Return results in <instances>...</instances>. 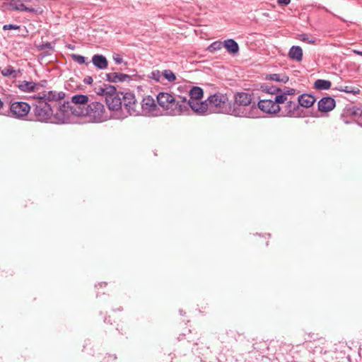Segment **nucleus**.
Returning <instances> with one entry per match:
<instances>
[{
	"instance_id": "6ab92c4d",
	"label": "nucleus",
	"mask_w": 362,
	"mask_h": 362,
	"mask_svg": "<svg viewBox=\"0 0 362 362\" xmlns=\"http://www.w3.org/2000/svg\"><path fill=\"white\" fill-rule=\"evenodd\" d=\"M315 101L316 98L311 94L303 93L300 95L298 98V106L300 105L306 108L312 107Z\"/></svg>"
},
{
	"instance_id": "5701e85b",
	"label": "nucleus",
	"mask_w": 362,
	"mask_h": 362,
	"mask_svg": "<svg viewBox=\"0 0 362 362\" xmlns=\"http://www.w3.org/2000/svg\"><path fill=\"white\" fill-rule=\"evenodd\" d=\"M288 56L291 59L300 62L303 60V49L300 46H292Z\"/></svg>"
},
{
	"instance_id": "bb28decb",
	"label": "nucleus",
	"mask_w": 362,
	"mask_h": 362,
	"mask_svg": "<svg viewBox=\"0 0 362 362\" xmlns=\"http://www.w3.org/2000/svg\"><path fill=\"white\" fill-rule=\"evenodd\" d=\"M267 80L286 83L288 81L289 77L285 74H270L266 76Z\"/></svg>"
},
{
	"instance_id": "c03bdc74",
	"label": "nucleus",
	"mask_w": 362,
	"mask_h": 362,
	"mask_svg": "<svg viewBox=\"0 0 362 362\" xmlns=\"http://www.w3.org/2000/svg\"><path fill=\"white\" fill-rule=\"evenodd\" d=\"M93 81V78L90 76H87L83 78V83L85 84L90 85L92 84Z\"/></svg>"
},
{
	"instance_id": "f3484780",
	"label": "nucleus",
	"mask_w": 362,
	"mask_h": 362,
	"mask_svg": "<svg viewBox=\"0 0 362 362\" xmlns=\"http://www.w3.org/2000/svg\"><path fill=\"white\" fill-rule=\"evenodd\" d=\"M140 105V113L144 112L145 113H149L155 111L157 109V105L155 100L150 95L144 98Z\"/></svg>"
},
{
	"instance_id": "aec40b11",
	"label": "nucleus",
	"mask_w": 362,
	"mask_h": 362,
	"mask_svg": "<svg viewBox=\"0 0 362 362\" xmlns=\"http://www.w3.org/2000/svg\"><path fill=\"white\" fill-rule=\"evenodd\" d=\"M91 62L98 69H105L108 66V61L103 54H96L92 57Z\"/></svg>"
},
{
	"instance_id": "412c9836",
	"label": "nucleus",
	"mask_w": 362,
	"mask_h": 362,
	"mask_svg": "<svg viewBox=\"0 0 362 362\" xmlns=\"http://www.w3.org/2000/svg\"><path fill=\"white\" fill-rule=\"evenodd\" d=\"M223 47H225L228 53L235 55L239 52V45L233 39H228L223 42Z\"/></svg>"
},
{
	"instance_id": "a19ab883",
	"label": "nucleus",
	"mask_w": 362,
	"mask_h": 362,
	"mask_svg": "<svg viewBox=\"0 0 362 362\" xmlns=\"http://www.w3.org/2000/svg\"><path fill=\"white\" fill-rule=\"evenodd\" d=\"M27 8L28 9L23 10L22 11L30 12V13H33L35 15H38V14L42 13V11H40V8H30V7L27 6Z\"/></svg>"
},
{
	"instance_id": "c756f323",
	"label": "nucleus",
	"mask_w": 362,
	"mask_h": 362,
	"mask_svg": "<svg viewBox=\"0 0 362 362\" xmlns=\"http://www.w3.org/2000/svg\"><path fill=\"white\" fill-rule=\"evenodd\" d=\"M30 1L31 0H10V5L13 10L22 11L28 9L24 4Z\"/></svg>"
},
{
	"instance_id": "4be33fe9",
	"label": "nucleus",
	"mask_w": 362,
	"mask_h": 362,
	"mask_svg": "<svg viewBox=\"0 0 362 362\" xmlns=\"http://www.w3.org/2000/svg\"><path fill=\"white\" fill-rule=\"evenodd\" d=\"M19 83L17 85V87L20 90L25 93H32L35 92L37 83L34 81H19Z\"/></svg>"
},
{
	"instance_id": "f03ea898",
	"label": "nucleus",
	"mask_w": 362,
	"mask_h": 362,
	"mask_svg": "<svg viewBox=\"0 0 362 362\" xmlns=\"http://www.w3.org/2000/svg\"><path fill=\"white\" fill-rule=\"evenodd\" d=\"M33 98L35 102L31 106V115H33L34 118L30 119V120L44 123L49 122L50 118L53 116L54 105L47 103L37 95L34 96Z\"/></svg>"
},
{
	"instance_id": "8fccbe9b",
	"label": "nucleus",
	"mask_w": 362,
	"mask_h": 362,
	"mask_svg": "<svg viewBox=\"0 0 362 362\" xmlns=\"http://www.w3.org/2000/svg\"><path fill=\"white\" fill-rule=\"evenodd\" d=\"M354 53H356V54L360 55V56H362V51L354 50Z\"/></svg>"
},
{
	"instance_id": "2eb2a0df",
	"label": "nucleus",
	"mask_w": 362,
	"mask_h": 362,
	"mask_svg": "<svg viewBox=\"0 0 362 362\" xmlns=\"http://www.w3.org/2000/svg\"><path fill=\"white\" fill-rule=\"evenodd\" d=\"M336 105L335 100L331 96L322 98L317 103V109L321 112H328Z\"/></svg>"
},
{
	"instance_id": "ddd939ff",
	"label": "nucleus",
	"mask_w": 362,
	"mask_h": 362,
	"mask_svg": "<svg viewBox=\"0 0 362 362\" xmlns=\"http://www.w3.org/2000/svg\"><path fill=\"white\" fill-rule=\"evenodd\" d=\"M279 114L282 117H298L300 116L298 104L291 100L287 101L286 105L282 109L281 108V112Z\"/></svg>"
},
{
	"instance_id": "7c9ffc66",
	"label": "nucleus",
	"mask_w": 362,
	"mask_h": 362,
	"mask_svg": "<svg viewBox=\"0 0 362 362\" xmlns=\"http://www.w3.org/2000/svg\"><path fill=\"white\" fill-rule=\"evenodd\" d=\"M335 89L341 92L352 93L354 95H357L360 93V89L356 86L341 85L339 87L336 88Z\"/></svg>"
},
{
	"instance_id": "3c124183",
	"label": "nucleus",
	"mask_w": 362,
	"mask_h": 362,
	"mask_svg": "<svg viewBox=\"0 0 362 362\" xmlns=\"http://www.w3.org/2000/svg\"><path fill=\"white\" fill-rule=\"evenodd\" d=\"M3 106H4V103L0 100V109L1 107H3Z\"/></svg>"
},
{
	"instance_id": "9b49d317",
	"label": "nucleus",
	"mask_w": 362,
	"mask_h": 362,
	"mask_svg": "<svg viewBox=\"0 0 362 362\" xmlns=\"http://www.w3.org/2000/svg\"><path fill=\"white\" fill-rule=\"evenodd\" d=\"M252 96L250 93L245 92H238L234 95V105L235 109L240 111V115H234L236 117H243L245 115V112L239 107L240 106H247L252 103Z\"/></svg>"
},
{
	"instance_id": "9d476101",
	"label": "nucleus",
	"mask_w": 362,
	"mask_h": 362,
	"mask_svg": "<svg viewBox=\"0 0 362 362\" xmlns=\"http://www.w3.org/2000/svg\"><path fill=\"white\" fill-rule=\"evenodd\" d=\"M37 96L47 103L54 105L55 107L63 103L62 102L64 99L66 94L63 91L43 90L39 93Z\"/></svg>"
},
{
	"instance_id": "c85d7f7f",
	"label": "nucleus",
	"mask_w": 362,
	"mask_h": 362,
	"mask_svg": "<svg viewBox=\"0 0 362 362\" xmlns=\"http://www.w3.org/2000/svg\"><path fill=\"white\" fill-rule=\"evenodd\" d=\"M332 83L328 80L317 79L314 82L313 87L317 90H329L331 88Z\"/></svg>"
},
{
	"instance_id": "de8ad7c7",
	"label": "nucleus",
	"mask_w": 362,
	"mask_h": 362,
	"mask_svg": "<svg viewBox=\"0 0 362 362\" xmlns=\"http://www.w3.org/2000/svg\"><path fill=\"white\" fill-rule=\"evenodd\" d=\"M51 54V52L49 51H44L41 53V55L42 57H47V56H49Z\"/></svg>"
},
{
	"instance_id": "1a4fd4ad",
	"label": "nucleus",
	"mask_w": 362,
	"mask_h": 362,
	"mask_svg": "<svg viewBox=\"0 0 362 362\" xmlns=\"http://www.w3.org/2000/svg\"><path fill=\"white\" fill-rule=\"evenodd\" d=\"M122 105L129 115H140V105L133 93L128 92L123 94Z\"/></svg>"
},
{
	"instance_id": "7ed1b4c3",
	"label": "nucleus",
	"mask_w": 362,
	"mask_h": 362,
	"mask_svg": "<svg viewBox=\"0 0 362 362\" xmlns=\"http://www.w3.org/2000/svg\"><path fill=\"white\" fill-rule=\"evenodd\" d=\"M105 113L104 105L97 101L88 103L86 107H77V110H74V115L78 117L86 116L95 122L104 121L107 117Z\"/></svg>"
},
{
	"instance_id": "423d86ee",
	"label": "nucleus",
	"mask_w": 362,
	"mask_h": 362,
	"mask_svg": "<svg viewBox=\"0 0 362 362\" xmlns=\"http://www.w3.org/2000/svg\"><path fill=\"white\" fill-rule=\"evenodd\" d=\"M284 103L285 98L283 95H276L269 99H259L257 107L263 112L276 115L281 112L280 105Z\"/></svg>"
},
{
	"instance_id": "473e14b6",
	"label": "nucleus",
	"mask_w": 362,
	"mask_h": 362,
	"mask_svg": "<svg viewBox=\"0 0 362 362\" xmlns=\"http://www.w3.org/2000/svg\"><path fill=\"white\" fill-rule=\"evenodd\" d=\"M223 47V42L215 41L212 42L207 48V50L210 52H214Z\"/></svg>"
},
{
	"instance_id": "09e8293b",
	"label": "nucleus",
	"mask_w": 362,
	"mask_h": 362,
	"mask_svg": "<svg viewBox=\"0 0 362 362\" xmlns=\"http://www.w3.org/2000/svg\"><path fill=\"white\" fill-rule=\"evenodd\" d=\"M66 47L67 49H71V50H74V49H75V46H74V45H71V44H67V45H66Z\"/></svg>"
},
{
	"instance_id": "39448f33",
	"label": "nucleus",
	"mask_w": 362,
	"mask_h": 362,
	"mask_svg": "<svg viewBox=\"0 0 362 362\" xmlns=\"http://www.w3.org/2000/svg\"><path fill=\"white\" fill-rule=\"evenodd\" d=\"M74 110H77V107L71 105L69 101H64L53 109V116L49 122L58 124L69 123Z\"/></svg>"
},
{
	"instance_id": "ea45409f",
	"label": "nucleus",
	"mask_w": 362,
	"mask_h": 362,
	"mask_svg": "<svg viewBox=\"0 0 362 362\" xmlns=\"http://www.w3.org/2000/svg\"><path fill=\"white\" fill-rule=\"evenodd\" d=\"M21 28V26L20 25H14V24H6L3 26V30H20Z\"/></svg>"
},
{
	"instance_id": "f704fd0d",
	"label": "nucleus",
	"mask_w": 362,
	"mask_h": 362,
	"mask_svg": "<svg viewBox=\"0 0 362 362\" xmlns=\"http://www.w3.org/2000/svg\"><path fill=\"white\" fill-rule=\"evenodd\" d=\"M162 74L170 82H173L176 80L175 74L170 69L164 70Z\"/></svg>"
},
{
	"instance_id": "a18cd8bd",
	"label": "nucleus",
	"mask_w": 362,
	"mask_h": 362,
	"mask_svg": "<svg viewBox=\"0 0 362 362\" xmlns=\"http://www.w3.org/2000/svg\"><path fill=\"white\" fill-rule=\"evenodd\" d=\"M277 3L280 6H287L291 3V0H277Z\"/></svg>"
},
{
	"instance_id": "f8f14e48",
	"label": "nucleus",
	"mask_w": 362,
	"mask_h": 362,
	"mask_svg": "<svg viewBox=\"0 0 362 362\" xmlns=\"http://www.w3.org/2000/svg\"><path fill=\"white\" fill-rule=\"evenodd\" d=\"M119 94L123 96V93L116 90L115 94L108 95L105 98L106 105L110 110L117 111L122 109V98L119 96Z\"/></svg>"
},
{
	"instance_id": "393cba45",
	"label": "nucleus",
	"mask_w": 362,
	"mask_h": 362,
	"mask_svg": "<svg viewBox=\"0 0 362 362\" xmlns=\"http://www.w3.org/2000/svg\"><path fill=\"white\" fill-rule=\"evenodd\" d=\"M260 90L264 93L272 95L271 98H274V96H275L277 94H279V92H281L280 88L274 85L269 86L265 83L261 85Z\"/></svg>"
},
{
	"instance_id": "cd10ccee",
	"label": "nucleus",
	"mask_w": 362,
	"mask_h": 362,
	"mask_svg": "<svg viewBox=\"0 0 362 362\" xmlns=\"http://www.w3.org/2000/svg\"><path fill=\"white\" fill-rule=\"evenodd\" d=\"M3 76L8 77L11 76L12 78H16L18 77L19 74L21 73L20 69L16 70L12 66H8L5 69L1 71Z\"/></svg>"
},
{
	"instance_id": "72a5a7b5",
	"label": "nucleus",
	"mask_w": 362,
	"mask_h": 362,
	"mask_svg": "<svg viewBox=\"0 0 362 362\" xmlns=\"http://www.w3.org/2000/svg\"><path fill=\"white\" fill-rule=\"evenodd\" d=\"M72 60L75 62H77L79 64H86V65L88 64V62H86V57L78 54H72L70 55Z\"/></svg>"
},
{
	"instance_id": "6e6552de",
	"label": "nucleus",
	"mask_w": 362,
	"mask_h": 362,
	"mask_svg": "<svg viewBox=\"0 0 362 362\" xmlns=\"http://www.w3.org/2000/svg\"><path fill=\"white\" fill-rule=\"evenodd\" d=\"M31 110V106L25 102H13L10 104L8 115L17 119H24Z\"/></svg>"
},
{
	"instance_id": "79ce46f5",
	"label": "nucleus",
	"mask_w": 362,
	"mask_h": 362,
	"mask_svg": "<svg viewBox=\"0 0 362 362\" xmlns=\"http://www.w3.org/2000/svg\"><path fill=\"white\" fill-rule=\"evenodd\" d=\"M47 85V81L44 79L41 80L40 82L37 83L36 90L37 91L40 88H46Z\"/></svg>"
},
{
	"instance_id": "20e7f679",
	"label": "nucleus",
	"mask_w": 362,
	"mask_h": 362,
	"mask_svg": "<svg viewBox=\"0 0 362 362\" xmlns=\"http://www.w3.org/2000/svg\"><path fill=\"white\" fill-rule=\"evenodd\" d=\"M158 105L161 107L168 114L171 115H180V112L186 107L181 105V99L177 100L170 93L160 92L156 96Z\"/></svg>"
},
{
	"instance_id": "0eeeda50",
	"label": "nucleus",
	"mask_w": 362,
	"mask_h": 362,
	"mask_svg": "<svg viewBox=\"0 0 362 362\" xmlns=\"http://www.w3.org/2000/svg\"><path fill=\"white\" fill-rule=\"evenodd\" d=\"M179 98L181 99V105H184L186 107L184 108L185 110H182L180 115L187 112L189 107L199 115H206L209 112L206 100L198 102V100H187L185 97L182 96H179Z\"/></svg>"
},
{
	"instance_id": "c9c22d12",
	"label": "nucleus",
	"mask_w": 362,
	"mask_h": 362,
	"mask_svg": "<svg viewBox=\"0 0 362 362\" xmlns=\"http://www.w3.org/2000/svg\"><path fill=\"white\" fill-rule=\"evenodd\" d=\"M296 89L291 88L285 87L284 90L281 89L279 95H283L285 98V102L287 100V95H294L296 93Z\"/></svg>"
},
{
	"instance_id": "a878e982",
	"label": "nucleus",
	"mask_w": 362,
	"mask_h": 362,
	"mask_svg": "<svg viewBox=\"0 0 362 362\" xmlns=\"http://www.w3.org/2000/svg\"><path fill=\"white\" fill-rule=\"evenodd\" d=\"M190 98L189 100H199L203 98L204 90L199 86H193L189 93Z\"/></svg>"
},
{
	"instance_id": "4c0bfd02",
	"label": "nucleus",
	"mask_w": 362,
	"mask_h": 362,
	"mask_svg": "<svg viewBox=\"0 0 362 362\" xmlns=\"http://www.w3.org/2000/svg\"><path fill=\"white\" fill-rule=\"evenodd\" d=\"M37 49H38V50H41V51H43L46 49H47L49 50H54L53 46L49 42H47L46 43H42V44L38 45Z\"/></svg>"
},
{
	"instance_id": "49530a36",
	"label": "nucleus",
	"mask_w": 362,
	"mask_h": 362,
	"mask_svg": "<svg viewBox=\"0 0 362 362\" xmlns=\"http://www.w3.org/2000/svg\"><path fill=\"white\" fill-rule=\"evenodd\" d=\"M105 359L106 360V362H111L112 361H115L117 359V356L115 354L108 355V356L105 357Z\"/></svg>"
},
{
	"instance_id": "37998d69",
	"label": "nucleus",
	"mask_w": 362,
	"mask_h": 362,
	"mask_svg": "<svg viewBox=\"0 0 362 362\" xmlns=\"http://www.w3.org/2000/svg\"><path fill=\"white\" fill-rule=\"evenodd\" d=\"M355 122L362 127V108L360 107L358 117H356Z\"/></svg>"
},
{
	"instance_id": "b1692460",
	"label": "nucleus",
	"mask_w": 362,
	"mask_h": 362,
	"mask_svg": "<svg viewBox=\"0 0 362 362\" xmlns=\"http://www.w3.org/2000/svg\"><path fill=\"white\" fill-rule=\"evenodd\" d=\"M71 103L78 107H85L89 103V97L87 95L76 94L71 97Z\"/></svg>"
},
{
	"instance_id": "e433bc0d",
	"label": "nucleus",
	"mask_w": 362,
	"mask_h": 362,
	"mask_svg": "<svg viewBox=\"0 0 362 362\" xmlns=\"http://www.w3.org/2000/svg\"><path fill=\"white\" fill-rule=\"evenodd\" d=\"M161 77V74L158 70L153 71L148 75V78L153 79L155 81L158 82Z\"/></svg>"
},
{
	"instance_id": "a211bd4d",
	"label": "nucleus",
	"mask_w": 362,
	"mask_h": 362,
	"mask_svg": "<svg viewBox=\"0 0 362 362\" xmlns=\"http://www.w3.org/2000/svg\"><path fill=\"white\" fill-rule=\"evenodd\" d=\"M94 91L98 95H101L106 98L108 95H111L116 93V87L106 83L99 86L95 85Z\"/></svg>"
},
{
	"instance_id": "58836bf2",
	"label": "nucleus",
	"mask_w": 362,
	"mask_h": 362,
	"mask_svg": "<svg viewBox=\"0 0 362 362\" xmlns=\"http://www.w3.org/2000/svg\"><path fill=\"white\" fill-rule=\"evenodd\" d=\"M112 59L117 64H120L124 62L122 57L117 53H113Z\"/></svg>"
},
{
	"instance_id": "4468645a",
	"label": "nucleus",
	"mask_w": 362,
	"mask_h": 362,
	"mask_svg": "<svg viewBox=\"0 0 362 362\" xmlns=\"http://www.w3.org/2000/svg\"><path fill=\"white\" fill-rule=\"evenodd\" d=\"M360 107H346L341 115L340 119L345 123L349 124L352 121H355L356 117H358Z\"/></svg>"
},
{
	"instance_id": "f257e3e1",
	"label": "nucleus",
	"mask_w": 362,
	"mask_h": 362,
	"mask_svg": "<svg viewBox=\"0 0 362 362\" xmlns=\"http://www.w3.org/2000/svg\"><path fill=\"white\" fill-rule=\"evenodd\" d=\"M209 112H217L229 115H240V111L235 109L234 105L229 102L226 94L215 93L206 99Z\"/></svg>"
},
{
	"instance_id": "2f4dec72",
	"label": "nucleus",
	"mask_w": 362,
	"mask_h": 362,
	"mask_svg": "<svg viewBox=\"0 0 362 362\" xmlns=\"http://www.w3.org/2000/svg\"><path fill=\"white\" fill-rule=\"evenodd\" d=\"M298 39L311 45H315L319 41V40H317L315 37L308 33H303L298 35Z\"/></svg>"
},
{
	"instance_id": "dca6fc26",
	"label": "nucleus",
	"mask_w": 362,
	"mask_h": 362,
	"mask_svg": "<svg viewBox=\"0 0 362 362\" xmlns=\"http://www.w3.org/2000/svg\"><path fill=\"white\" fill-rule=\"evenodd\" d=\"M106 80L109 83H119V82H129L133 80V76L129 74L119 73V72H110L105 74Z\"/></svg>"
}]
</instances>
